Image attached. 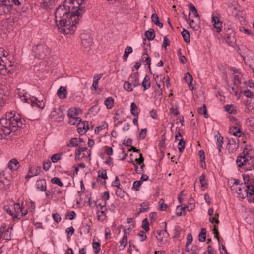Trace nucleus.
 <instances>
[{"label":"nucleus","instance_id":"obj_1","mask_svg":"<svg viewBox=\"0 0 254 254\" xmlns=\"http://www.w3.org/2000/svg\"><path fill=\"white\" fill-rule=\"evenodd\" d=\"M25 120L19 114L11 112L6 113L4 117L0 120V139L3 135H9L11 132L16 131L18 128H22Z\"/></svg>","mask_w":254,"mask_h":254},{"label":"nucleus","instance_id":"obj_2","mask_svg":"<svg viewBox=\"0 0 254 254\" xmlns=\"http://www.w3.org/2000/svg\"><path fill=\"white\" fill-rule=\"evenodd\" d=\"M68 3L67 0H65L63 4L59 5L56 8L55 12L56 24L64 20H67L72 15V12H70V6L68 5Z\"/></svg>","mask_w":254,"mask_h":254},{"label":"nucleus","instance_id":"obj_3","mask_svg":"<svg viewBox=\"0 0 254 254\" xmlns=\"http://www.w3.org/2000/svg\"><path fill=\"white\" fill-rule=\"evenodd\" d=\"M32 52L35 58L43 59L48 56L51 52L50 49L44 42H40L32 48Z\"/></svg>","mask_w":254,"mask_h":254},{"label":"nucleus","instance_id":"obj_4","mask_svg":"<svg viewBox=\"0 0 254 254\" xmlns=\"http://www.w3.org/2000/svg\"><path fill=\"white\" fill-rule=\"evenodd\" d=\"M25 88V87L23 85H20L18 88H17V94L18 97L25 103H33L36 99V98L34 97H31L27 92L26 91Z\"/></svg>","mask_w":254,"mask_h":254},{"label":"nucleus","instance_id":"obj_5","mask_svg":"<svg viewBox=\"0 0 254 254\" xmlns=\"http://www.w3.org/2000/svg\"><path fill=\"white\" fill-rule=\"evenodd\" d=\"M224 30L225 32L224 39L226 43L229 46L234 47L236 42L234 30L232 28L229 27H225Z\"/></svg>","mask_w":254,"mask_h":254},{"label":"nucleus","instance_id":"obj_6","mask_svg":"<svg viewBox=\"0 0 254 254\" xmlns=\"http://www.w3.org/2000/svg\"><path fill=\"white\" fill-rule=\"evenodd\" d=\"M243 176L244 184L247 187V189L245 190V192H246L247 194H249L250 195H254V186L253 185L254 181L250 180L249 175L243 174Z\"/></svg>","mask_w":254,"mask_h":254},{"label":"nucleus","instance_id":"obj_7","mask_svg":"<svg viewBox=\"0 0 254 254\" xmlns=\"http://www.w3.org/2000/svg\"><path fill=\"white\" fill-rule=\"evenodd\" d=\"M50 117L58 122H62L64 119V114L61 108H53L51 112Z\"/></svg>","mask_w":254,"mask_h":254},{"label":"nucleus","instance_id":"obj_8","mask_svg":"<svg viewBox=\"0 0 254 254\" xmlns=\"http://www.w3.org/2000/svg\"><path fill=\"white\" fill-rule=\"evenodd\" d=\"M55 0H40V7L44 9H51L55 5Z\"/></svg>","mask_w":254,"mask_h":254},{"label":"nucleus","instance_id":"obj_9","mask_svg":"<svg viewBox=\"0 0 254 254\" xmlns=\"http://www.w3.org/2000/svg\"><path fill=\"white\" fill-rule=\"evenodd\" d=\"M41 166H37L36 169H35L32 167L30 166L29 168L28 173L26 176V179L27 180H28L29 179L33 176L38 175L41 171Z\"/></svg>","mask_w":254,"mask_h":254},{"label":"nucleus","instance_id":"obj_10","mask_svg":"<svg viewBox=\"0 0 254 254\" xmlns=\"http://www.w3.org/2000/svg\"><path fill=\"white\" fill-rule=\"evenodd\" d=\"M244 165L245 167V170H252V160L253 157L249 156L248 154H244Z\"/></svg>","mask_w":254,"mask_h":254},{"label":"nucleus","instance_id":"obj_11","mask_svg":"<svg viewBox=\"0 0 254 254\" xmlns=\"http://www.w3.org/2000/svg\"><path fill=\"white\" fill-rule=\"evenodd\" d=\"M11 6L12 4L10 1H5L4 3L0 4V15L8 13Z\"/></svg>","mask_w":254,"mask_h":254},{"label":"nucleus","instance_id":"obj_12","mask_svg":"<svg viewBox=\"0 0 254 254\" xmlns=\"http://www.w3.org/2000/svg\"><path fill=\"white\" fill-rule=\"evenodd\" d=\"M37 190L41 191H44L47 189V183L45 179H39L36 181L35 184Z\"/></svg>","mask_w":254,"mask_h":254},{"label":"nucleus","instance_id":"obj_13","mask_svg":"<svg viewBox=\"0 0 254 254\" xmlns=\"http://www.w3.org/2000/svg\"><path fill=\"white\" fill-rule=\"evenodd\" d=\"M7 167L10 170H16L19 168L20 164L18 161L16 159L13 158L9 161L7 164Z\"/></svg>","mask_w":254,"mask_h":254},{"label":"nucleus","instance_id":"obj_14","mask_svg":"<svg viewBox=\"0 0 254 254\" xmlns=\"http://www.w3.org/2000/svg\"><path fill=\"white\" fill-rule=\"evenodd\" d=\"M212 22L215 28L216 29L217 33H220L221 31L222 23L220 21L218 17L213 16L212 18Z\"/></svg>","mask_w":254,"mask_h":254},{"label":"nucleus","instance_id":"obj_15","mask_svg":"<svg viewBox=\"0 0 254 254\" xmlns=\"http://www.w3.org/2000/svg\"><path fill=\"white\" fill-rule=\"evenodd\" d=\"M139 74L138 72H134L130 75L129 78L132 79L131 82L134 87H137L140 85V82L138 77Z\"/></svg>","mask_w":254,"mask_h":254},{"label":"nucleus","instance_id":"obj_16","mask_svg":"<svg viewBox=\"0 0 254 254\" xmlns=\"http://www.w3.org/2000/svg\"><path fill=\"white\" fill-rule=\"evenodd\" d=\"M81 44L84 49L89 50L92 44V39L89 36L87 38H82Z\"/></svg>","mask_w":254,"mask_h":254},{"label":"nucleus","instance_id":"obj_17","mask_svg":"<svg viewBox=\"0 0 254 254\" xmlns=\"http://www.w3.org/2000/svg\"><path fill=\"white\" fill-rule=\"evenodd\" d=\"M107 211L106 207L101 208V210H98L97 214L98 215V220L99 221H103L106 218V212Z\"/></svg>","mask_w":254,"mask_h":254},{"label":"nucleus","instance_id":"obj_18","mask_svg":"<svg viewBox=\"0 0 254 254\" xmlns=\"http://www.w3.org/2000/svg\"><path fill=\"white\" fill-rule=\"evenodd\" d=\"M57 95L60 99H65L67 95L66 88L64 86H61L57 91Z\"/></svg>","mask_w":254,"mask_h":254},{"label":"nucleus","instance_id":"obj_19","mask_svg":"<svg viewBox=\"0 0 254 254\" xmlns=\"http://www.w3.org/2000/svg\"><path fill=\"white\" fill-rule=\"evenodd\" d=\"M120 227H122V228H124V235H123L122 239L120 241L121 246L123 247V248H124L125 247V246H126V245L127 244V235L129 234V233H127L126 232V229L122 225H120Z\"/></svg>","mask_w":254,"mask_h":254},{"label":"nucleus","instance_id":"obj_20","mask_svg":"<svg viewBox=\"0 0 254 254\" xmlns=\"http://www.w3.org/2000/svg\"><path fill=\"white\" fill-rule=\"evenodd\" d=\"M83 140L81 138H72L70 139L69 143L67 144V147H77L80 142H82Z\"/></svg>","mask_w":254,"mask_h":254},{"label":"nucleus","instance_id":"obj_21","mask_svg":"<svg viewBox=\"0 0 254 254\" xmlns=\"http://www.w3.org/2000/svg\"><path fill=\"white\" fill-rule=\"evenodd\" d=\"M166 223H165L164 229L157 232L158 236H156V238L157 240H159L160 242L163 240V238L165 236V234H166L168 236L169 235L168 233L166 231Z\"/></svg>","mask_w":254,"mask_h":254},{"label":"nucleus","instance_id":"obj_22","mask_svg":"<svg viewBox=\"0 0 254 254\" xmlns=\"http://www.w3.org/2000/svg\"><path fill=\"white\" fill-rule=\"evenodd\" d=\"M141 208L137 213V215L140 213L147 212L149 209V203L148 202H144L140 204Z\"/></svg>","mask_w":254,"mask_h":254},{"label":"nucleus","instance_id":"obj_23","mask_svg":"<svg viewBox=\"0 0 254 254\" xmlns=\"http://www.w3.org/2000/svg\"><path fill=\"white\" fill-rule=\"evenodd\" d=\"M142 85L143 87L144 90H146L150 87V77L146 75L145 76L142 81Z\"/></svg>","mask_w":254,"mask_h":254},{"label":"nucleus","instance_id":"obj_24","mask_svg":"<svg viewBox=\"0 0 254 254\" xmlns=\"http://www.w3.org/2000/svg\"><path fill=\"white\" fill-rule=\"evenodd\" d=\"M189 7L190 9V13H189V16L190 17V12H191L194 15V16L196 18H198V20H199V19H200L199 15L198 13L197 10H196V8L195 7L194 5L191 3H190L189 4Z\"/></svg>","mask_w":254,"mask_h":254},{"label":"nucleus","instance_id":"obj_25","mask_svg":"<svg viewBox=\"0 0 254 254\" xmlns=\"http://www.w3.org/2000/svg\"><path fill=\"white\" fill-rule=\"evenodd\" d=\"M151 20L156 25L160 28L163 27V24L159 21L158 16L156 13H153L151 16Z\"/></svg>","mask_w":254,"mask_h":254},{"label":"nucleus","instance_id":"obj_26","mask_svg":"<svg viewBox=\"0 0 254 254\" xmlns=\"http://www.w3.org/2000/svg\"><path fill=\"white\" fill-rule=\"evenodd\" d=\"M103 74H100L98 75H96L93 77V83L92 86V87L93 88V89L96 90L98 85V81L101 79V78L102 77Z\"/></svg>","mask_w":254,"mask_h":254},{"label":"nucleus","instance_id":"obj_27","mask_svg":"<svg viewBox=\"0 0 254 254\" xmlns=\"http://www.w3.org/2000/svg\"><path fill=\"white\" fill-rule=\"evenodd\" d=\"M145 35L149 40H153L155 37L154 30L152 28L146 31L145 33Z\"/></svg>","mask_w":254,"mask_h":254},{"label":"nucleus","instance_id":"obj_28","mask_svg":"<svg viewBox=\"0 0 254 254\" xmlns=\"http://www.w3.org/2000/svg\"><path fill=\"white\" fill-rule=\"evenodd\" d=\"M198 113L200 115H203L204 117L205 118H208L209 117L208 114L207 113L206 106L205 104H203L202 107H199L198 109Z\"/></svg>","mask_w":254,"mask_h":254},{"label":"nucleus","instance_id":"obj_29","mask_svg":"<svg viewBox=\"0 0 254 254\" xmlns=\"http://www.w3.org/2000/svg\"><path fill=\"white\" fill-rule=\"evenodd\" d=\"M181 34L185 42L187 43H189L190 42V35L189 31L183 28Z\"/></svg>","mask_w":254,"mask_h":254},{"label":"nucleus","instance_id":"obj_30","mask_svg":"<svg viewBox=\"0 0 254 254\" xmlns=\"http://www.w3.org/2000/svg\"><path fill=\"white\" fill-rule=\"evenodd\" d=\"M104 104L106 106L107 109H111L114 105V99L112 97H109L105 99Z\"/></svg>","mask_w":254,"mask_h":254},{"label":"nucleus","instance_id":"obj_31","mask_svg":"<svg viewBox=\"0 0 254 254\" xmlns=\"http://www.w3.org/2000/svg\"><path fill=\"white\" fill-rule=\"evenodd\" d=\"M77 111H80V110L76 109L70 108L68 111V116L69 118H75L78 117Z\"/></svg>","mask_w":254,"mask_h":254},{"label":"nucleus","instance_id":"obj_32","mask_svg":"<svg viewBox=\"0 0 254 254\" xmlns=\"http://www.w3.org/2000/svg\"><path fill=\"white\" fill-rule=\"evenodd\" d=\"M14 208L15 212L19 214L21 213L22 215H26L27 214V211L23 212V208L22 206L20 205V203H15L14 205Z\"/></svg>","mask_w":254,"mask_h":254},{"label":"nucleus","instance_id":"obj_33","mask_svg":"<svg viewBox=\"0 0 254 254\" xmlns=\"http://www.w3.org/2000/svg\"><path fill=\"white\" fill-rule=\"evenodd\" d=\"M225 111L230 114H235L237 113V110L235 109L233 105H227L225 107Z\"/></svg>","mask_w":254,"mask_h":254},{"label":"nucleus","instance_id":"obj_34","mask_svg":"<svg viewBox=\"0 0 254 254\" xmlns=\"http://www.w3.org/2000/svg\"><path fill=\"white\" fill-rule=\"evenodd\" d=\"M90 230V226L88 225L87 223H82V226L81 227V233L84 234H88Z\"/></svg>","mask_w":254,"mask_h":254},{"label":"nucleus","instance_id":"obj_35","mask_svg":"<svg viewBox=\"0 0 254 254\" xmlns=\"http://www.w3.org/2000/svg\"><path fill=\"white\" fill-rule=\"evenodd\" d=\"M11 229V227H9L6 229L5 231H3V234L2 235V238L5 240L8 241L11 239V234L9 232V229Z\"/></svg>","mask_w":254,"mask_h":254},{"label":"nucleus","instance_id":"obj_36","mask_svg":"<svg viewBox=\"0 0 254 254\" xmlns=\"http://www.w3.org/2000/svg\"><path fill=\"white\" fill-rule=\"evenodd\" d=\"M132 48L131 46H127L125 50L123 58L124 60H126L128 58V55L130 53H132Z\"/></svg>","mask_w":254,"mask_h":254},{"label":"nucleus","instance_id":"obj_37","mask_svg":"<svg viewBox=\"0 0 254 254\" xmlns=\"http://www.w3.org/2000/svg\"><path fill=\"white\" fill-rule=\"evenodd\" d=\"M137 107L136 105L134 102L131 103L130 109L131 113L132 115L136 116V117H138V112H137Z\"/></svg>","mask_w":254,"mask_h":254},{"label":"nucleus","instance_id":"obj_38","mask_svg":"<svg viewBox=\"0 0 254 254\" xmlns=\"http://www.w3.org/2000/svg\"><path fill=\"white\" fill-rule=\"evenodd\" d=\"M206 230L205 228H202L199 234V241L200 242H204L206 240Z\"/></svg>","mask_w":254,"mask_h":254},{"label":"nucleus","instance_id":"obj_39","mask_svg":"<svg viewBox=\"0 0 254 254\" xmlns=\"http://www.w3.org/2000/svg\"><path fill=\"white\" fill-rule=\"evenodd\" d=\"M63 155V152L54 154L51 157V161L53 163H56L59 161L61 158V156Z\"/></svg>","mask_w":254,"mask_h":254},{"label":"nucleus","instance_id":"obj_40","mask_svg":"<svg viewBox=\"0 0 254 254\" xmlns=\"http://www.w3.org/2000/svg\"><path fill=\"white\" fill-rule=\"evenodd\" d=\"M144 56H147L146 57V58H145V62H146V64L148 66V68L149 69L150 73H151V67H150L151 59H150V58L149 57V55H148V54L146 52L143 53L142 54V57H144Z\"/></svg>","mask_w":254,"mask_h":254},{"label":"nucleus","instance_id":"obj_41","mask_svg":"<svg viewBox=\"0 0 254 254\" xmlns=\"http://www.w3.org/2000/svg\"><path fill=\"white\" fill-rule=\"evenodd\" d=\"M94 252L97 254L100 251V243L98 242H93L92 244Z\"/></svg>","mask_w":254,"mask_h":254},{"label":"nucleus","instance_id":"obj_42","mask_svg":"<svg viewBox=\"0 0 254 254\" xmlns=\"http://www.w3.org/2000/svg\"><path fill=\"white\" fill-rule=\"evenodd\" d=\"M189 20L190 21H188V22L190 28H192L194 30H198L199 27V24L195 23L194 20L193 19H190L189 18Z\"/></svg>","mask_w":254,"mask_h":254},{"label":"nucleus","instance_id":"obj_43","mask_svg":"<svg viewBox=\"0 0 254 254\" xmlns=\"http://www.w3.org/2000/svg\"><path fill=\"white\" fill-rule=\"evenodd\" d=\"M5 182H6L5 178L0 174V189H3L6 188V184Z\"/></svg>","mask_w":254,"mask_h":254},{"label":"nucleus","instance_id":"obj_44","mask_svg":"<svg viewBox=\"0 0 254 254\" xmlns=\"http://www.w3.org/2000/svg\"><path fill=\"white\" fill-rule=\"evenodd\" d=\"M233 84L235 86L239 87L242 82L241 79L239 78L238 75H234L233 76Z\"/></svg>","mask_w":254,"mask_h":254},{"label":"nucleus","instance_id":"obj_45","mask_svg":"<svg viewBox=\"0 0 254 254\" xmlns=\"http://www.w3.org/2000/svg\"><path fill=\"white\" fill-rule=\"evenodd\" d=\"M7 97L3 94H0V111L2 109L7 100Z\"/></svg>","mask_w":254,"mask_h":254},{"label":"nucleus","instance_id":"obj_46","mask_svg":"<svg viewBox=\"0 0 254 254\" xmlns=\"http://www.w3.org/2000/svg\"><path fill=\"white\" fill-rule=\"evenodd\" d=\"M142 228L146 232L149 230V224L147 218H145L142 220Z\"/></svg>","mask_w":254,"mask_h":254},{"label":"nucleus","instance_id":"obj_47","mask_svg":"<svg viewBox=\"0 0 254 254\" xmlns=\"http://www.w3.org/2000/svg\"><path fill=\"white\" fill-rule=\"evenodd\" d=\"M223 143V138L221 136H219L217 137V145L219 151L221 152V148L222 147V144Z\"/></svg>","mask_w":254,"mask_h":254},{"label":"nucleus","instance_id":"obj_48","mask_svg":"<svg viewBox=\"0 0 254 254\" xmlns=\"http://www.w3.org/2000/svg\"><path fill=\"white\" fill-rule=\"evenodd\" d=\"M185 249L186 251H187L188 252L191 254H193L196 253V252L198 250V247L196 245H193L190 249H189L188 247Z\"/></svg>","mask_w":254,"mask_h":254},{"label":"nucleus","instance_id":"obj_49","mask_svg":"<svg viewBox=\"0 0 254 254\" xmlns=\"http://www.w3.org/2000/svg\"><path fill=\"white\" fill-rule=\"evenodd\" d=\"M244 155H239L237 157L236 160V163L238 165V167H242L243 166L244 162Z\"/></svg>","mask_w":254,"mask_h":254},{"label":"nucleus","instance_id":"obj_50","mask_svg":"<svg viewBox=\"0 0 254 254\" xmlns=\"http://www.w3.org/2000/svg\"><path fill=\"white\" fill-rule=\"evenodd\" d=\"M132 83L130 82L126 81L124 84V88L125 90L131 92L132 91Z\"/></svg>","mask_w":254,"mask_h":254},{"label":"nucleus","instance_id":"obj_51","mask_svg":"<svg viewBox=\"0 0 254 254\" xmlns=\"http://www.w3.org/2000/svg\"><path fill=\"white\" fill-rule=\"evenodd\" d=\"M51 182L52 184H57L60 187L64 186V184L61 182L60 178L58 177H54L51 180Z\"/></svg>","mask_w":254,"mask_h":254},{"label":"nucleus","instance_id":"obj_52","mask_svg":"<svg viewBox=\"0 0 254 254\" xmlns=\"http://www.w3.org/2000/svg\"><path fill=\"white\" fill-rule=\"evenodd\" d=\"M81 119L79 117L69 118V123L71 125L79 124L81 122Z\"/></svg>","mask_w":254,"mask_h":254},{"label":"nucleus","instance_id":"obj_53","mask_svg":"<svg viewBox=\"0 0 254 254\" xmlns=\"http://www.w3.org/2000/svg\"><path fill=\"white\" fill-rule=\"evenodd\" d=\"M186 75H188V80L189 81V89L192 91L194 89V87L192 86V81H193V77L192 75L190 74L189 73H187Z\"/></svg>","mask_w":254,"mask_h":254},{"label":"nucleus","instance_id":"obj_54","mask_svg":"<svg viewBox=\"0 0 254 254\" xmlns=\"http://www.w3.org/2000/svg\"><path fill=\"white\" fill-rule=\"evenodd\" d=\"M244 104L246 106V109L248 110V111L251 112L252 110L254 109V107L252 105L251 102L248 100L245 101Z\"/></svg>","mask_w":254,"mask_h":254},{"label":"nucleus","instance_id":"obj_55","mask_svg":"<svg viewBox=\"0 0 254 254\" xmlns=\"http://www.w3.org/2000/svg\"><path fill=\"white\" fill-rule=\"evenodd\" d=\"M239 87H232L231 90L230 91L231 94H233L237 97H239Z\"/></svg>","mask_w":254,"mask_h":254},{"label":"nucleus","instance_id":"obj_56","mask_svg":"<svg viewBox=\"0 0 254 254\" xmlns=\"http://www.w3.org/2000/svg\"><path fill=\"white\" fill-rule=\"evenodd\" d=\"M185 141H184L182 138L179 140V142L178 143V150L179 152H182L185 148Z\"/></svg>","mask_w":254,"mask_h":254},{"label":"nucleus","instance_id":"obj_57","mask_svg":"<svg viewBox=\"0 0 254 254\" xmlns=\"http://www.w3.org/2000/svg\"><path fill=\"white\" fill-rule=\"evenodd\" d=\"M66 232L67 233V237L68 239H69L71 236L74 232V229L73 227H70L66 229Z\"/></svg>","mask_w":254,"mask_h":254},{"label":"nucleus","instance_id":"obj_58","mask_svg":"<svg viewBox=\"0 0 254 254\" xmlns=\"http://www.w3.org/2000/svg\"><path fill=\"white\" fill-rule=\"evenodd\" d=\"M213 233L214 234V236L216 238H217L218 242H219L220 237H219V232L218 230V227L216 225H214V228L213 229Z\"/></svg>","mask_w":254,"mask_h":254},{"label":"nucleus","instance_id":"obj_59","mask_svg":"<svg viewBox=\"0 0 254 254\" xmlns=\"http://www.w3.org/2000/svg\"><path fill=\"white\" fill-rule=\"evenodd\" d=\"M192 235L190 233L188 234L187 236V242L185 245V248H187V247H188V246L192 242Z\"/></svg>","mask_w":254,"mask_h":254},{"label":"nucleus","instance_id":"obj_60","mask_svg":"<svg viewBox=\"0 0 254 254\" xmlns=\"http://www.w3.org/2000/svg\"><path fill=\"white\" fill-rule=\"evenodd\" d=\"M37 101V99H36L33 103H31L32 105H33V104H35L39 108L43 109L44 107H45L44 103L42 101H38L37 102H36Z\"/></svg>","mask_w":254,"mask_h":254},{"label":"nucleus","instance_id":"obj_61","mask_svg":"<svg viewBox=\"0 0 254 254\" xmlns=\"http://www.w3.org/2000/svg\"><path fill=\"white\" fill-rule=\"evenodd\" d=\"M198 155L200 158V161L203 162L204 166H206L205 162V153L203 150H200L198 152Z\"/></svg>","mask_w":254,"mask_h":254},{"label":"nucleus","instance_id":"obj_62","mask_svg":"<svg viewBox=\"0 0 254 254\" xmlns=\"http://www.w3.org/2000/svg\"><path fill=\"white\" fill-rule=\"evenodd\" d=\"M89 129V127L88 126H85V124H84L83 127V129H81V127H79L78 128V132L79 133L83 134L85 133Z\"/></svg>","mask_w":254,"mask_h":254},{"label":"nucleus","instance_id":"obj_63","mask_svg":"<svg viewBox=\"0 0 254 254\" xmlns=\"http://www.w3.org/2000/svg\"><path fill=\"white\" fill-rule=\"evenodd\" d=\"M116 195L119 197L123 198L125 196V191L123 189L117 190Z\"/></svg>","mask_w":254,"mask_h":254},{"label":"nucleus","instance_id":"obj_64","mask_svg":"<svg viewBox=\"0 0 254 254\" xmlns=\"http://www.w3.org/2000/svg\"><path fill=\"white\" fill-rule=\"evenodd\" d=\"M51 163L50 161L47 160V161H44L43 164V168L46 171L48 170L51 167Z\"/></svg>","mask_w":254,"mask_h":254}]
</instances>
